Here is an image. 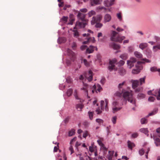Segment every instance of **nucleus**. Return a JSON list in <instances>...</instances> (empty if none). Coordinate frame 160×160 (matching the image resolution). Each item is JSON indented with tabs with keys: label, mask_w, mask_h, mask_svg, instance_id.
<instances>
[{
	"label": "nucleus",
	"mask_w": 160,
	"mask_h": 160,
	"mask_svg": "<svg viewBox=\"0 0 160 160\" xmlns=\"http://www.w3.org/2000/svg\"><path fill=\"white\" fill-rule=\"evenodd\" d=\"M117 62V60L116 59L114 58L112 60H109V65L108 66L109 70L111 71L113 69L116 70L115 68V65Z\"/></svg>",
	"instance_id": "6e6552de"
},
{
	"label": "nucleus",
	"mask_w": 160,
	"mask_h": 160,
	"mask_svg": "<svg viewBox=\"0 0 160 160\" xmlns=\"http://www.w3.org/2000/svg\"><path fill=\"white\" fill-rule=\"evenodd\" d=\"M118 102L116 101H115L113 102L112 104V107H116L118 105Z\"/></svg>",
	"instance_id": "a18cd8bd"
},
{
	"label": "nucleus",
	"mask_w": 160,
	"mask_h": 160,
	"mask_svg": "<svg viewBox=\"0 0 160 160\" xmlns=\"http://www.w3.org/2000/svg\"><path fill=\"white\" fill-rule=\"evenodd\" d=\"M128 50L129 52H131L134 50V48L132 46H129L128 48Z\"/></svg>",
	"instance_id": "c03bdc74"
},
{
	"label": "nucleus",
	"mask_w": 160,
	"mask_h": 160,
	"mask_svg": "<svg viewBox=\"0 0 160 160\" xmlns=\"http://www.w3.org/2000/svg\"><path fill=\"white\" fill-rule=\"evenodd\" d=\"M84 107V105L82 103L77 104L76 105V108L78 111H82Z\"/></svg>",
	"instance_id": "6ab92c4d"
},
{
	"label": "nucleus",
	"mask_w": 160,
	"mask_h": 160,
	"mask_svg": "<svg viewBox=\"0 0 160 160\" xmlns=\"http://www.w3.org/2000/svg\"><path fill=\"white\" fill-rule=\"evenodd\" d=\"M111 47L114 49H118L120 48V46L118 44H115L114 42H112L110 44Z\"/></svg>",
	"instance_id": "a211bd4d"
},
{
	"label": "nucleus",
	"mask_w": 160,
	"mask_h": 160,
	"mask_svg": "<svg viewBox=\"0 0 160 160\" xmlns=\"http://www.w3.org/2000/svg\"><path fill=\"white\" fill-rule=\"evenodd\" d=\"M153 95L157 97V100H160V88L157 89L153 92Z\"/></svg>",
	"instance_id": "2eb2a0df"
},
{
	"label": "nucleus",
	"mask_w": 160,
	"mask_h": 160,
	"mask_svg": "<svg viewBox=\"0 0 160 160\" xmlns=\"http://www.w3.org/2000/svg\"><path fill=\"white\" fill-rule=\"evenodd\" d=\"M68 55L69 57L71 60L73 62L76 59L75 53L70 49L67 50Z\"/></svg>",
	"instance_id": "9d476101"
},
{
	"label": "nucleus",
	"mask_w": 160,
	"mask_h": 160,
	"mask_svg": "<svg viewBox=\"0 0 160 160\" xmlns=\"http://www.w3.org/2000/svg\"><path fill=\"white\" fill-rule=\"evenodd\" d=\"M75 21V18H74L73 15L72 14H70L69 15V22L68 23V24L72 25L74 21Z\"/></svg>",
	"instance_id": "f3484780"
},
{
	"label": "nucleus",
	"mask_w": 160,
	"mask_h": 160,
	"mask_svg": "<svg viewBox=\"0 0 160 160\" xmlns=\"http://www.w3.org/2000/svg\"><path fill=\"white\" fill-rule=\"evenodd\" d=\"M96 160H100L103 159V157L102 156H98L96 158H94Z\"/></svg>",
	"instance_id": "603ef678"
},
{
	"label": "nucleus",
	"mask_w": 160,
	"mask_h": 160,
	"mask_svg": "<svg viewBox=\"0 0 160 160\" xmlns=\"http://www.w3.org/2000/svg\"><path fill=\"white\" fill-rule=\"evenodd\" d=\"M84 76L89 82L91 81L92 79V72L91 70L89 71L88 72H85Z\"/></svg>",
	"instance_id": "1a4fd4ad"
},
{
	"label": "nucleus",
	"mask_w": 160,
	"mask_h": 160,
	"mask_svg": "<svg viewBox=\"0 0 160 160\" xmlns=\"http://www.w3.org/2000/svg\"><path fill=\"white\" fill-rule=\"evenodd\" d=\"M117 16L118 18L119 19L120 21H121L122 20V17L121 16V13H118L117 14Z\"/></svg>",
	"instance_id": "37998d69"
},
{
	"label": "nucleus",
	"mask_w": 160,
	"mask_h": 160,
	"mask_svg": "<svg viewBox=\"0 0 160 160\" xmlns=\"http://www.w3.org/2000/svg\"><path fill=\"white\" fill-rule=\"evenodd\" d=\"M142 88L139 87L137 88H135V91L136 92H139L142 89Z\"/></svg>",
	"instance_id": "13d9d810"
},
{
	"label": "nucleus",
	"mask_w": 160,
	"mask_h": 160,
	"mask_svg": "<svg viewBox=\"0 0 160 160\" xmlns=\"http://www.w3.org/2000/svg\"><path fill=\"white\" fill-rule=\"evenodd\" d=\"M102 90V88L101 87V86L99 84H98L96 87V90L98 92H100Z\"/></svg>",
	"instance_id": "e433bc0d"
},
{
	"label": "nucleus",
	"mask_w": 160,
	"mask_h": 160,
	"mask_svg": "<svg viewBox=\"0 0 160 160\" xmlns=\"http://www.w3.org/2000/svg\"><path fill=\"white\" fill-rule=\"evenodd\" d=\"M128 57V54L127 53H123L120 56V57L123 60H126L127 59Z\"/></svg>",
	"instance_id": "a878e982"
},
{
	"label": "nucleus",
	"mask_w": 160,
	"mask_h": 160,
	"mask_svg": "<svg viewBox=\"0 0 160 160\" xmlns=\"http://www.w3.org/2000/svg\"><path fill=\"white\" fill-rule=\"evenodd\" d=\"M128 147L131 150H132V148L135 146L134 144L130 141H128Z\"/></svg>",
	"instance_id": "5701e85b"
},
{
	"label": "nucleus",
	"mask_w": 160,
	"mask_h": 160,
	"mask_svg": "<svg viewBox=\"0 0 160 160\" xmlns=\"http://www.w3.org/2000/svg\"><path fill=\"white\" fill-rule=\"evenodd\" d=\"M104 22H109L111 19V17L110 15L109 14H106L104 16Z\"/></svg>",
	"instance_id": "aec40b11"
},
{
	"label": "nucleus",
	"mask_w": 160,
	"mask_h": 160,
	"mask_svg": "<svg viewBox=\"0 0 160 160\" xmlns=\"http://www.w3.org/2000/svg\"><path fill=\"white\" fill-rule=\"evenodd\" d=\"M87 47V46L86 45H83L80 48L82 50H84L86 49Z\"/></svg>",
	"instance_id": "69168bd1"
},
{
	"label": "nucleus",
	"mask_w": 160,
	"mask_h": 160,
	"mask_svg": "<svg viewBox=\"0 0 160 160\" xmlns=\"http://www.w3.org/2000/svg\"><path fill=\"white\" fill-rule=\"evenodd\" d=\"M142 61H138L137 62V64L136 65V69H133L132 71V73L133 74H137L139 73L141 70L142 69V63H144Z\"/></svg>",
	"instance_id": "423d86ee"
},
{
	"label": "nucleus",
	"mask_w": 160,
	"mask_h": 160,
	"mask_svg": "<svg viewBox=\"0 0 160 160\" xmlns=\"http://www.w3.org/2000/svg\"><path fill=\"white\" fill-rule=\"evenodd\" d=\"M121 109V108H118L117 107H112L113 112V113L116 112L120 110Z\"/></svg>",
	"instance_id": "72a5a7b5"
},
{
	"label": "nucleus",
	"mask_w": 160,
	"mask_h": 160,
	"mask_svg": "<svg viewBox=\"0 0 160 160\" xmlns=\"http://www.w3.org/2000/svg\"><path fill=\"white\" fill-rule=\"evenodd\" d=\"M77 44L75 42H73L72 45V48L73 50H75L76 48Z\"/></svg>",
	"instance_id": "680f3d73"
},
{
	"label": "nucleus",
	"mask_w": 160,
	"mask_h": 160,
	"mask_svg": "<svg viewBox=\"0 0 160 160\" xmlns=\"http://www.w3.org/2000/svg\"><path fill=\"white\" fill-rule=\"evenodd\" d=\"M75 133V131L74 129H72L69 132L68 135L69 136H71L74 134Z\"/></svg>",
	"instance_id": "473e14b6"
},
{
	"label": "nucleus",
	"mask_w": 160,
	"mask_h": 160,
	"mask_svg": "<svg viewBox=\"0 0 160 160\" xmlns=\"http://www.w3.org/2000/svg\"><path fill=\"white\" fill-rule=\"evenodd\" d=\"M91 39V38H88V39L87 41H84L82 42V43L83 44H86L88 43L89 42L90 40Z\"/></svg>",
	"instance_id": "e2e57ef3"
},
{
	"label": "nucleus",
	"mask_w": 160,
	"mask_h": 160,
	"mask_svg": "<svg viewBox=\"0 0 160 160\" xmlns=\"http://www.w3.org/2000/svg\"><path fill=\"white\" fill-rule=\"evenodd\" d=\"M138 97L143 98L145 97V95L142 93H139L138 94Z\"/></svg>",
	"instance_id": "0e129e2a"
},
{
	"label": "nucleus",
	"mask_w": 160,
	"mask_h": 160,
	"mask_svg": "<svg viewBox=\"0 0 160 160\" xmlns=\"http://www.w3.org/2000/svg\"><path fill=\"white\" fill-rule=\"evenodd\" d=\"M105 103L104 101L102 100L101 101V109L102 110H103L105 108L106 111H108V100L105 99Z\"/></svg>",
	"instance_id": "0eeeda50"
},
{
	"label": "nucleus",
	"mask_w": 160,
	"mask_h": 160,
	"mask_svg": "<svg viewBox=\"0 0 160 160\" xmlns=\"http://www.w3.org/2000/svg\"><path fill=\"white\" fill-rule=\"evenodd\" d=\"M77 28H79L78 27H76V28L75 29H74V30L73 31V32H74V36L76 37V38L78 37L79 36V33L78 32L77 30H75Z\"/></svg>",
	"instance_id": "7c9ffc66"
},
{
	"label": "nucleus",
	"mask_w": 160,
	"mask_h": 160,
	"mask_svg": "<svg viewBox=\"0 0 160 160\" xmlns=\"http://www.w3.org/2000/svg\"><path fill=\"white\" fill-rule=\"evenodd\" d=\"M153 50L154 52H157L158 50H160V44H158L153 47Z\"/></svg>",
	"instance_id": "bb28decb"
},
{
	"label": "nucleus",
	"mask_w": 160,
	"mask_h": 160,
	"mask_svg": "<svg viewBox=\"0 0 160 160\" xmlns=\"http://www.w3.org/2000/svg\"><path fill=\"white\" fill-rule=\"evenodd\" d=\"M102 1V0H92L91 2L92 6L99 4Z\"/></svg>",
	"instance_id": "4be33fe9"
},
{
	"label": "nucleus",
	"mask_w": 160,
	"mask_h": 160,
	"mask_svg": "<svg viewBox=\"0 0 160 160\" xmlns=\"http://www.w3.org/2000/svg\"><path fill=\"white\" fill-rule=\"evenodd\" d=\"M125 83V82H123L121 83H120L118 85V88L119 89H121L122 88V86L124 85Z\"/></svg>",
	"instance_id": "4d7b16f0"
},
{
	"label": "nucleus",
	"mask_w": 160,
	"mask_h": 160,
	"mask_svg": "<svg viewBox=\"0 0 160 160\" xmlns=\"http://www.w3.org/2000/svg\"><path fill=\"white\" fill-rule=\"evenodd\" d=\"M92 93H94L95 92V91H96L97 92V91L96 90V87L95 85H94L92 87Z\"/></svg>",
	"instance_id": "3c124183"
},
{
	"label": "nucleus",
	"mask_w": 160,
	"mask_h": 160,
	"mask_svg": "<svg viewBox=\"0 0 160 160\" xmlns=\"http://www.w3.org/2000/svg\"><path fill=\"white\" fill-rule=\"evenodd\" d=\"M155 143L156 146H158L160 145V139L158 138H156L155 139Z\"/></svg>",
	"instance_id": "2f4dec72"
},
{
	"label": "nucleus",
	"mask_w": 160,
	"mask_h": 160,
	"mask_svg": "<svg viewBox=\"0 0 160 160\" xmlns=\"http://www.w3.org/2000/svg\"><path fill=\"white\" fill-rule=\"evenodd\" d=\"M96 122L98 123L99 124H100L103 122V120L101 119H96Z\"/></svg>",
	"instance_id": "79ce46f5"
},
{
	"label": "nucleus",
	"mask_w": 160,
	"mask_h": 160,
	"mask_svg": "<svg viewBox=\"0 0 160 160\" xmlns=\"http://www.w3.org/2000/svg\"><path fill=\"white\" fill-rule=\"evenodd\" d=\"M137 61L136 59L134 58H132L127 61V64L129 68H131L134 66V63Z\"/></svg>",
	"instance_id": "9b49d317"
},
{
	"label": "nucleus",
	"mask_w": 160,
	"mask_h": 160,
	"mask_svg": "<svg viewBox=\"0 0 160 160\" xmlns=\"http://www.w3.org/2000/svg\"><path fill=\"white\" fill-rule=\"evenodd\" d=\"M95 48L96 51L97 50V47L94 46H93L90 45L89 47L87 48L86 49V52L87 53H92L94 51V49Z\"/></svg>",
	"instance_id": "f8f14e48"
},
{
	"label": "nucleus",
	"mask_w": 160,
	"mask_h": 160,
	"mask_svg": "<svg viewBox=\"0 0 160 160\" xmlns=\"http://www.w3.org/2000/svg\"><path fill=\"white\" fill-rule=\"evenodd\" d=\"M88 114L90 119L91 120H92L93 116V113L92 112H88Z\"/></svg>",
	"instance_id": "58836bf2"
},
{
	"label": "nucleus",
	"mask_w": 160,
	"mask_h": 160,
	"mask_svg": "<svg viewBox=\"0 0 160 160\" xmlns=\"http://www.w3.org/2000/svg\"><path fill=\"white\" fill-rule=\"evenodd\" d=\"M157 132L158 133V135L160 137V127L156 130Z\"/></svg>",
	"instance_id": "774afa93"
},
{
	"label": "nucleus",
	"mask_w": 160,
	"mask_h": 160,
	"mask_svg": "<svg viewBox=\"0 0 160 160\" xmlns=\"http://www.w3.org/2000/svg\"><path fill=\"white\" fill-rule=\"evenodd\" d=\"M68 19V17L63 16L62 18V20L65 23H66L67 22Z\"/></svg>",
	"instance_id": "a19ab883"
},
{
	"label": "nucleus",
	"mask_w": 160,
	"mask_h": 160,
	"mask_svg": "<svg viewBox=\"0 0 160 160\" xmlns=\"http://www.w3.org/2000/svg\"><path fill=\"white\" fill-rule=\"evenodd\" d=\"M125 63V62L123 60H120L118 63L119 66L123 65Z\"/></svg>",
	"instance_id": "5fc2aeb1"
},
{
	"label": "nucleus",
	"mask_w": 160,
	"mask_h": 160,
	"mask_svg": "<svg viewBox=\"0 0 160 160\" xmlns=\"http://www.w3.org/2000/svg\"><path fill=\"white\" fill-rule=\"evenodd\" d=\"M102 16L101 15H97L96 17H93L91 21L92 25L96 23L95 27L97 28H101L102 26V24L99 23L102 20Z\"/></svg>",
	"instance_id": "7ed1b4c3"
},
{
	"label": "nucleus",
	"mask_w": 160,
	"mask_h": 160,
	"mask_svg": "<svg viewBox=\"0 0 160 160\" xmlns=\"http://www.w3.org/2000/svg\"><path fill=\"white\" fill-rule=\"evenodd\" d=\"M96 12L93 10H91L89 11L88 13V16L89 17H91L93 15L96 14Z\"/></svg>",
	"instance_id": "c756f323"
},
{
	"label": "nucleus",
	"mask_w": 160,
	"mask_h": 160,
	"mask_svg": "<svg viewBox=\"0 0 160 160\" xmlns=\"http://www.w3.org/2000/svg\"><path fill=\"white\" fill-rule=\"evenodd\" d=\"M72 89H68L67 91V94L68 96H70L72 95Z\"/></svg>",
	"instance_id": "c9c22d12"
},
{
	"label": "nucleus",
	"mask_w": 160,
	"mask_h": 160,
	"mask_svg": "<svg viewBox=\"0 0 160 160\" xmlns=\"http://www.w3.org/2000/svg\"><path fill=\"white\" fill-rule=\"evenodd\" d=\"M117 119V118L116 116H114L112 118V121L114 124L116 123Z\"/></svg>",
	"instance_id": "49530a36"
},
{
	"label": "nucleus",
	"mask_w": 160,
	"mask_h": 160,
	"mask_svg": "<svg viewBox=\"0 0 160 160\" xmlns=\"http://www.w3.org/2000/svg\"><path fill=\"white\" fill-rule=\"evenodd\" d=\"M69 150L71 152V154H72L74 152V150L72 148V146H70L69 148Z\"/></svg>",
	"instance_id": "052dcab7"
},
{
	"label": "nucleus",
	"mask_w": 160,
	"mask_h": 160,
	"mask_svg": "<svg viewBox=\"0 0 160 160\" xmlns=\"http://www.w3.org/2000/svg\"><path fill=\"white\" fill-rule=\"evenodd\" d=\"M140 131L141 132L145 133L146 135H147V136H148V131L147 128H141L140 129Z\"/></svg>",
	"instance_id": "c85d7f7f"
},
{
	"label": "nucleus",
	"mask_w": 160,
	"mask_h": 160,
	"mask_svg": "<svg viewBox=\"0 0 160 160\" xmlns=\"http://www.w3.org/2000/svg\"><path fill=\"white\" fill-rule=\"evenodd\" d=\"M74 96L75 98L77 99H80V98L78 97L77 95V92L76 90H75L74 91Z\"/></svg>",
	"instance_id": "ea45409f"
},
{
	"label": "nucleus",
	"mask_w": 160,
	"mask_h": 160,
	"mask_svg": "<svg viewBox=\"0 0 160 160\" xmlns=\"http://www.w3.org/2000/svg\"><path fill=\"white\" fill-rule=\"evenodd\" d=\"M85 16L86 14L82 13L79 11L78 12L77 15L78 18L82 22H77L74 28V29L76 28V27L80 28H83L85 27L88 23V21L85 19Z\"/></svg>",
	"instance_id": "f03ea898"
},
{
	"label": "nucleus",
	"mask_w": 160,
	"mask_h": 160,
	"mask_svg": "<svg viewBox=\"0 0 160 160\" xmlns=\"http://www.w3.org/2000/svg\"><path fill=\"white\" fill-rule=\"evenodd\" d=\"M148 46V44L146 43H142L140 44L139 47L141 49L143 50L145 48L147 47Z\"/></svg>",
	"instance_id": "b1692460"
},
{
	"label": "nucleus",
	"mask_w": 160,
	"mask_h": 160,
	"mask_svg": "<svg viewBox=\"0 0 160 160\" xmlns=\"http://www.w3.org/2000/svg\"><path fill=\"white\" fill-rule=\"evenodd\" d=\"M96 112L98 114H100L102 112V111H101L99 109H96Z\"/></svg>",
	"instance_id": "338daca9"
},
{
	"label": "nucleus",
	"mask_w": 160,
	"mask_h": 160,
	"mask_svg": "<svg viewBox=\"0 0 160 160\" xmlns=\"http://www.w3.org/2000/svg\"><path fill=\"white\" fill-rule=\"evenodd\" d=\"M116 95L119 97H120L122 95L123 96V98L126 100H127L128 102L136 106V101L135 99L132 96V91H128L122 89L121 92H117Z\"/></svg>",
	"instance_id": "f257e3e1"
},
{
	"label": "nucleus",
	"mask_w": 160,
	"mask_h": 160,
	"mask_svg": "<svg viewBox=\"0 0 160 160\" xmlns=\"http://www.w3.org/2000/svg\"><path fill=\"white\" fill-rule=\"evenodd\" d=\"M111 39L112 41L121 43L122 41L125 38V36L120 37L118 33L116 31H112L111 34Z\"/></svg>",
	"instance_id": "20e7f679"
},
{
	"label": "nucleus",
	"mask_w": 160,
	"mask_h": 160,
	"mask_svg": "<svg viewBox=\"0 0 160 160\" xmlns=\"http://www.w3.org/2000/svg\"><path fill=\"white\" fill-rule=\"evenodd\" d=\"M114 1L115 0H110V1L107 0L104 1V4L106 7H109L113 4Z\"/></svg>",
	"instance_id": "4468645a"
},
{
	"label": "nucleus",
	"mask_w": 160,
	"mask_h": 160,
	"mask_svg": "<svg viewBox=\"0 0 160 160\" xmlns=\"http://www.w3.org/2000/svg\"><path fill=\"white\" fill-rule=\"evenodd\" d=\"M88 11L87 9L86 8H82L80 10V11L81 12H83V13H85L87 12Z\"/></svg>",
	"instance_id": "bf43d9fd"
},
{
	"label": "nucleus",
	"mask_w": 160,
	"mask_h": 160,
	"mask_svg": "<svg viewBox=\"0 0 160 160\" xmlns=\"http://www.w3.org/2000/svg\"><path fill=\"white\" fill-rule=\"evenodd\" d=\"M83 62L84 63V64L86 66H88L89 65V63L87 61V60L85 59H84L83 60Z\"/></svg>",
	"instance_id": "8fccbe9b"
},
{
	"label": "nucleus",
	"mask_w": 160,
	"mask_h": 160,
	"mask_svg": "<svg viewBox=\"0 0 160 160\" xmlns=\"http://www.w3.org/2000/svg\"><path fill=\"white\" fill-rule=\"evenodd\" d=\"M145 77L140 78L139 81L138 80H131V82L132 83V88L134 89H135L139 84L142 85L143 83H145Z\"/></svg>",
	"instance_id": "39448f33"
},
{
	"label": "nucleus",
	"mask_w": 160,
	"mask_h": 160,
	"mask_svg": "<svg viewBox=\"0 0 160 160\" xmlns=\"http://www.w3.org/2000/svg\"><path fill=\"white\" fill-rule=\"evenodd\" d=\"M150 70L152 72H155L157 71L158 72H160V69H159L157 70V68L155 67H153L151 68Z\"/></svg>",
	"instance_id": "f704fd0d"
},
{
	"label": "nucleus",
	"mask_w": 160,
	"mask_h": 160,
	"mask_svg": "<svg viewBox=\"0 0 160 160\" xmlns=\"http://www.w3.org/2000/svg\"><path fill=\"white\" fill-rule=\"evenodd\" d=\"M158 108H155L152 112L149 113L148 115L147 116V118H148L149 116L153 115L158 112Z\"/></svg>",
	"instance_id": "412c9836"
},
{
	"label": "nucleus",
	"mask_w": 160,
	"mask_h": 160,
	"mask_svg": "<svg viewBox=\"0 0 160 160\" xmlns=\"http://www.w3.org/2000/svg\"><path fill=\"white\" fill-rule=\"evenodd\" d=\"M134 55L135 56L138 58H142V55L139 52L135 51L134 52Z\"/></svg>",
	"instance_id": "cd10ccee"
},
{
	"label": "nucleus",
	"mask_w": 160,
	"mask_h": 160,
	"mask_svg": "<svg viewBox=\"0 0 160 160\" xmlns=\"http://www.w3.org/2000/svg\"><path fill=\"white\" fill-rule=\"evenodd\" d=\"M139 153L140 155L141 156L143 155L144 153V150L143 149H141L139 151Z\"/></svg>",
	"instance_id": "de8ad7c7"
},
{
	"label": "nucleus",
	"mask_w": 160,
	"mask_h": 160,
	"mask_svg": "<svg viewBox=\"0 0 160 160\" xmlns=\"http://www.w3.org/2000/svg\"><path fill=\"white\" fill-rule=\"evenodd\" d=\"M97 9L98 10L102 9H104L105 10H107V9L105 8L102 6H99L97 8Z\"/></svg>",
	"instance_id": "09e8293b"
},
{
	"label": "nucleus",
	"mask_w": 160,
	"mask_h": 160,
	"mask_svg": "<svg viewBox=\"0 0 160 160\" xmlns=\"http://www.w3.org/2000/svg\"><path fill=\"white\" fill-rule=\"evenodd\" d=\"M141 123L142 124L146 123L147 122V120L145 118H142L141 120Z\"/></svg>",
	"instance_id": "4c0bfd02"
},
{
	"label": "nucleus",
	"mask_w": 160,
	"mask_h": 160,
	"mask_svg": "<svg viewBox=\"0 0 160 160\" xmlns=\"http://www.w3.org/2000/svg\"><path fill=\"white\" fill-rule=\"evenodd\" d=\"M155 100V98L153 97H150L148 99V100L150 102H153Z\"/></svg>",
	"instance_id": "864d4df0"
},
{
	"label": "nucleus",
	"mask_w": 160,
	"mask_h": 160,
	"mask_svg": "<svg viewBox=\"0 0 160 160\" xmlns=\"http://www.w3.org/2000/svg\"><path fill=\"white\" fill-rule=\"evenodd\" d=\"M100 82L103 85L105 82V78H102L101 81Z\"/></svg>",
	"instance_id": "6e6d98bb"
},
{
	"label": "nucleus",
	"mask_w": 160,
	"mask_h": 160,
	"mask_svg": "<svg viewBox=\"0 0 160 160\" xmlns=\"http://www.w3.org/2000/svg\"><path fill=\"white\" fill-rule=\"evenodd\" d=\"M97 142L99 145L101 146V149L102 150H103L104 152L107 151V148L105 147L104 144L102 143L101 140H98Z\"/></svg>",
	"instance_id": "dca6fc26"
},
{
	"label": "nucleus",
	"mask_w": 160,
	"mask_h": 160,
	"mask_svg": "<svg viewBox=\"0 0 160 160\" xmlns=\"http://www.w3.org/2000/svg\"><path fill=\"white\" fill-rule=\"evenodd\" d=\"M88 85L83 83V87L81 88V90L84 91L85 92V94L87 96L88 98H90V97L88 96Z\"/></svg>",
	"instance_id": "ddd939ff"
},
{
	"label": "nucleus",
	"mask_w": 160,
	"mask_h": 160,
	"mask_svg": "<svg viewBox=\"0 0 160 160\" xmlns=\"http://www.w3.org/2000/svg\"><path fill=\"white\" fill-rule=\"evenodd\" d=\"M119 72L121 75H124L126 74V71L125 70L122 68H121L119 70Z\"/></svg>",
	"instance_id": "393cba45"
}]
</instances>
